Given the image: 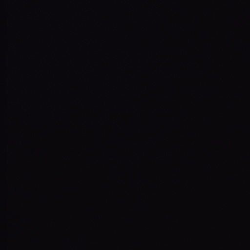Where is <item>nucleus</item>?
<instances>
[{
  "instance_id": "nucleus-1",
  "label": "nucleus",
  "mask_w": 250,
  "mask_h": 250,
  "mask_svg": "<svg viewBox=\"0 0 250 250\" xmlns=\"http://www.w3.org/2000/svg\"><path fill=\"white\" fill-rule=\"evenodd\" d=\"M81 106L79 105V204L81 203H178V202H83L81 189Z\"/></svg>"
},
{
  "instance_id": "nucleus-2",
  "label": "nucleus",
  "mask_w": 250,
  "mask_h": 250,
  "mask_svg": "<svg viewBox=\"0 0 250 250\" xmlns=\"http://www.w3.org/2000/svg\"><path fill=\"white\" fill-rule=\"evenodd\" d=\"M100 189L99 187L94 184L93 183H89L88 185V190L90 192H95Z\"/></svg>"
}]
</instances>
